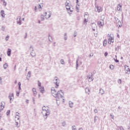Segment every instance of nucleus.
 <instances>
[{
  "label": "nucleus",
  "mask_w": 130,
  "mask_h": 130,
  "mask_svg": "<svg viewBox=\"0 0 130 130\" xmlns=\"http://www.w3.org/2000/svg\"><path fill=\"white\" fill-rule=\"evenodd\" d=\"M54 83L55 85V87L51 88V94L56 98V101L57 105L64 103V99H63V92L62 90L56 91V89L59 87V80L56 77L54 79Z\"/></svg>",
  "instance_id": "f257e3e1"
},
{
  "label": "nucleus",
  "mask_w": 130,
  "mask_h": 130,
  "mask_svg": "<svg viewBox=\"0 0 130 130\" xmlns=\"http://www.w3.org/2000/svg\"><path fill=\"white\" fill-rule=\"evenodd\" d=\"M43 111L42 112V113L45 117V118H47V115H49L50 114V112H49V110H48V107L44 106L43 107Z\"/></svg>",
  "instance_id": "f03ea898"
},
{
  "label": "nucleus",
  "mask_w": 130,
  "mask_h": 130,
  "mask_svg": "<svg viewBox=\"0 0 130 130\" xmlns=\"http://www.w3.org/2000/svg\"><path fill=\"white\" fill-rule=\"evenodd\" d=\"M84 20L83 21V25L87 26V22L89 21V14L88 12H85L84 15Z\"/></svg>",
  "instance_id": "7ed1b4c3"
},
{
  "label": "nucleus",
  "mask_w": 130,
  "mask_h": 130,
  "mask_svg": "<svg viewBox=\"0 0 130 130\" xmlns=\"http://www.w3.org/2000/svg\"><path fill=\"white\" fill-rule=\"evenodd\" d=\"M108 42L109 44H111V43H113L114 42V37L113 35L108 34Z\"/></svg>",
  "instance_id": "20e7f679"
},
{
  "label": "nucleus",
  "mask_w": 130,
  "mask_h": 130,
  "mask_svg": "<svg viewBox=\"0 0 130 130\" xmlns=\"http://www.w3.org/2000/svg\"><path fill=\"white\" fill-rule=\"evenodd\" d=\"M95 12H96V13H101L102 11H103V9L101 6H99L97 5H95V8H94Z\"/></svg>",
  "instance_id": "39448f33"
},
{
  "label": "nucleus",
  "mask_w": 130,
  "mask_h": 130,
  "mask_svg": "<svg viewBox=\"0 0 130 130\" xmlns=\"http://www.w3.org/2000/svg\"><path fill=\"white\" fill-rule=\"evenodd\" d=\"M66 9L69 14H72L74 12V7H73V6H67Z\"/></svg>",
  "instance_id": "423d86ee"
},
{
  "label": "nucleus",
  "mask_w": 130,
  "mask_h": 130,
  "mask_svg": "<svg viewBox=\"0 0 130 130\" xmlns=\"http://www.w3.org/2000/svg\"><path fill=\"white\" fill-rule=\"evenodd\" d=\"M98 26H99V27H103V26H104V20L101 19V20L99 21H98Z\"/></svg>",
  "instance_id": "0eeeda50"
},
{
  "label": "nucleus",
  "mask_w": 130,
  "mask_h": 130,
  "mask_svg": "<svg viewBox=\"0 0 130 130\" xmlns=\"http://www.w3.org/2000/svg\"><path fill=\"white\" fill-rule=\"evenodd\" d=\"M87 79L88 82H92V81H93V74H92L91 73H89L87 75Z\"/></svg>",
  "instance_id": "6e6552de"
},
{
  "label": "nucleus",
  "mask_w": 130,
  "mask_h": 130,
  "mask_svg": "<svg viewBox=\"0 0 130 130\" xmlns=\"http://www.w3.org/2000/svg\"><path fill=\"white\" fill-rule=\"evenodd\" d=\"M43 14L45 16V19H49L51 17V13L50 12H45Z\"/></svg>",
  "instance_id": "1a4fd4ad"
},
{
  "label": "nucleus",
  "mask_w": 130,
  "mask_h": 130,
  "mask_svg": "<svg viewBox=\"0 0 130 130\" xmlns=\"http://www.w3.org/2000/svg\"><path fill=\"white\" fill-rule=\"evenodd\" d=\"M24 19H25V18H22V17L19 16L17 18V23H18V24H19V25H21V24L22 23V21H24Z\"/></svg>",
  "instance_id": "9d476101"
},
{
  "label": "nucleus",
  "mask_w": 130,
  "mask_h": 130,
  "mask_svg": "<svg viewBox=\"0 0 130 130\" xmlns=\"http://www.w3.org/2000/svg\"><path fill=\"white\" fill-rule=\"evenodd\" d=\"M35 10L36 12H37V11H41V10H42V7L41 6V5H38L35 7Z\"/></svg>",
  "instance_id": "9b49d317"
},
{
  "label": "nucleus",
  "mask_w": 130,
  "mask_h": 130,
  "mask_svg": "<svg viewBox=\"0 0 130 130\" xmlns=\"http://www.w3.org/2000/svg\"><path fill=\"white\" fill-rule=\"evenodd\" d=\"M125 74H130V69L129 68H128V66H125Z\"/></svg>",
  "instance_id": "f8f14e48"
},
{
  "label": "nucleus",
  "mask_w": 130,
  "mask_h": 130,
  "mask_svg": "<svg viewBox=\"0 0 130 130\" xmlns=\"http://www.w3.org/2000/svg\"><path fill=\"white\" fill-rule=\"evenodd\" d=\"M32 93H33V95L34 96H36V95H37V89H36V88H32Z\"/></svg>",
  "instance_id": "ddd939ff"
},
{
  "label": "nucleus",
  "mask_w": 130,
  "mask_h": 130,
  "mask_svg": "<svg viewBox=\"0 0 130 130\" xmlns=\"http://www.w3.org/2000/svg\"><path fill=\"white\" fill-rule=\"evenodd\" d=\"M91 28L93 31H95L96 30V28H97V25H96V24L95 23H92Z\"/></svg>",
  "instance_id": "4468645a"
},
{
  "label": "nucleus",
  "mask_w": 130,
  "mask_h": 130,
  "mask_svg": "<svg viewBox=\"0 0 130 130\" xmlns=\"http://www.w3.org/2000/svg\"><path fill=\"white\" fill-rule=\"evenodd\" d=\"M41 93H45V89H44V86H41V87L39 88Z\"/></svg>",
  "instance_id": "2eb2a0df"
},
{
  "label": "nucleus",
  "mask_w": 130,
  "mask_h": 130,
  "mask_svg": "<svg viewBox=\"0 0 130 130\" xmlns=\"http://www.w3.org/2000/svg\"><path fill=\"white\" fill-rule=\"evenodd\" d=\"M65 5H66V8H68V7L71 6V3L70 2V0H67Z\"/></svg>",
  "instance_id": "dca6fc26"
},
{
  "label": "nucleus",
  "mask_w": 130,
  "mask_h": 130,
  "mask_svg": "<svg viewBox=\"0 0 130 130\" xmlns=\"http://www.w3.org/2000/svg\"><path fill=\"white\" fill-rule=\"evenodd\" d=\"M9 98L10 100V102H11L12 100L14 99V94H13V93L10 94L9 96Z\"/></svg>",
  "instance_id": "f3484780"
},
{
  "label": "nucleus",
  "mask_w": 130,
  "mask_h": 130,
  "mask_svg": "<svg viewBox=\"0 0 130 130\" xmlns=\"http://www.w3.org/2000/svg\"><path fill=\"white\" fill-rule=\"evenodd\" d=\"M11 52H12V50L11 49H8L7 51V55L8 56H11Z\"/></svg>",
  "instance_id": "a211bd4d"
},
{
  "label": "nucleus",
  "mask_w": 130,
  "mask_h": 130,
  "mask_svg": "<svg viewBox=\"0 0 130 130\" xmlns=\"http://www.w3.org/2000/svg\"><path fill=\"white\" fill-rule=\"evenodd\" d=\"M121 7H122L121 5L118 4L117 8V11H121Z\"/></svg>",
  "instance_id": "6ab92c4d"
},
{
  "label": "nucleus",
  "mask_w": 130,
  "mask_h": 130,
  "mask_svg": "<svg viewBox=\"0 0 130 130\" xmlns=\"http://www.w3.org/2000/svg\"><path fill=\"white\" fill-rule=\"evenodd\" d=\"M99 93H100L101 95H103L105 93L104 90L102 88L100 89Z\"/></svg>",
  "instance_id": "aec40b11"
},
{
  "label": "nucleus",
  "mask_w": 130,
  "mask_h": 130,
  "mask_svg": "<svg viewBox=\"0 0 130 130\" xmlns=\"http://www.w3.org/2000/svg\"><path fill=\"white\" fill-rule=\"evenodd\" d=\"M117 23V26H119V27L122 26V24L121 23V22L120 20H118Z\"/></svg>",
  "instance_id": "412c9836"
},
{
  "label": "nucleus",
  "mask_w": 130,
  "mask_h": 130,
  "mask_svg": "<svg viewBox=\"0 0 130 130\" xmlns=\"http://www.w3.org/2000/svg\"><path fill=\"white\" fill-rule=\"evenodd\" d=\"M85 92H86V93H87V94H88V95H89V94H90V89H89V88L86 87L85 88Z\"/></svg>",
  "instance_id": "4be33fe9"
},
{
  "label": "nucleus",
  "mask_w": 130,
  "mask_h": 130,
  "mask_svg": "<svg viewBox=\"0 0 130 130\" xmlns=\"http://www.w3.org/2000/svg\"><path fill=\"white\" fill-rule=\"evenodd\" d=\"M117 130H124L122 126H118L117 128Z\"/></svg>",
  "instance_id": "5701e85b"
},
{
  "label": "nucleus",
  "mask_w": 130,
  "mask_h": 130,
  "mask_svg": "<svg viewBox=\"0 0 130 130\" xmlns=\"http://www.w3.org/2000/svg\"><path fill=\"white\" fill-rule=\"evenodd\" d=\"M44 19H45V16H44V14H42L41 16V21H44Z\"/></svg>",
  "instance_id": "b1692460"
},
{
  "label": "nucleus",
  "mask_w": 130,
  "mask_h": 130,
  "mask_svg": "<svg viewBox=\"0 0 130 130\" xmlns=\"http://www.w3.org/2000/svg\"><path fill=\"white\" fill-rule=\"evenodd\" d=\"M69 106L70 107H73V106H74V103H73V102L72 101H70L69 102Z\"/></svg>",
  "instance_id": "393cba45"
},
{
  "label": "nucleus",
  "mask_w": 130,
  "mask_h": 130,
  "mask_svg": "<svg viewBox=\"0 0 130 130\" xmlns=\"http://www.w3.org/2000/svg\"><path fill=\"white\" fill-rule=\"evenodd\" d=\"M5 105H6V103L5 102H2L0 106H3L5 108Z\"/></svg>",
  "instance_id": "a878e982"
},
{
  "label": "nucleus",
  "mask_w": 130,
  "mask_h": 130,
  "mask_svg": "<svg viewBox=\"0 0 130 130\" xmlns=\"http://www.w3.org/2000/svg\"><path fill=\"white\" fill-rule=\"evenodd\" d=\"M1 14L2 17H5V11L3 10L1 11Z\"/></svg>",
  "instance_id": "bb28decb"
},
{
  "label": "nucleus",
  "mask_w": 130,
  "mask_h": 130,
  "mask_svg": "<svg viewBox=\"0 0 130 130\" xmlns=\"http://www.w3.org/2000/svg\"><path fill=\"white\" fill-rule=\"evenodd\" d=\"M98 119V116H95L94 117V122H96L97 121V120Z\"/></svg>",
  "instance_id": "cd10ccee"
},
{
  "label": "nucleus",
  "mask_w": 130,
  "mask_h": 130,
  "mask_svg": "<svg viewBox=\"0 0 130 130\" xmlns=\"http://www.w3.org/2000/svg\"><path fill=\"white\" fill-rule=\"evenodd\" d=\"M107 44V41L106 40H105L103 43L104 46H106Z\"/></svg>",
  "instance_id": "c85d7f7f"
},
{
  "label": "nucleus",
  "mask_w": 130,
  "mask_h": 130,
  "mask_svg": "<svg viewBox=\"0 0 130 130\" xmlns=\"http://www.w3.org/2000/svg\"><path fill=\"white\" fill-rule=\"evenodd\" d=\"M38 85L39 88H40L41 86V82L40 81H38Z\"/></svg>",
  "instance_id": "c756f323"
},
{
  "label": "nucleus",
  "mask_w": 130,
  "mask_h": 130,
  "mask_svg": "<svg viewBox=\"0 0 130 130\" xmlns=\"http://www.w3.org/2000/svg\"><path fill=\"white\" fill-rule=\"evenodd\" d=\"M7 68H8V63H6L4 64V68L5 69V70H6Z\"/></svg>",
  "instance_id": "7c9ffc66"
},
{
  "label": "nucleus",
  "mask_w": 130,
  "mask_h": 130,
  "mask_svg": "<svg viewBox=\"0 0 130 130\" xmlns=\"http://www.w3.org/2000/svg\"><path fill=\"white\" fill-rule=\"evenodd\" d=\"M15 125L17 126V127H20V124L18 123V122H15Z\"/></svg>",
  "instance_id": "2f4dec72"
},
{
  "label": "nucleus",
  "mask_w": 130,
  "mask_h": 130,
  "mask_svg": "<svg viewBox=\"0 0 130 130\" xmlns=\"http://www.w3.org/2000/svg\"><path fill=\"white\" fill-rule=\"evenodd\" d=\"M110 69L111 70H114V66L113 65H110Z\"/></svg>",
  "instance_id": "473e14b6"
},
{
  "label": "nucleus",
  "mask_w": 130,
  "mask_h": 130,
  "mask_svg": "<svg viewBox=\"0 0 130 130\" xmlns=\"http://www.w3.org/2000/svg\"><path fill=\"white\" fill-rule=\"evenodd\" d=\"M60 62H61V64H64V60H63V59H61L60 60Z\"/></svg>",
  "instance_id": "72a5a7b5"
},
{
  "label": "nucleus",
  "mask_w": 130,
  "mask_h": 130,
  "mask_svg": "<svg viewBox=\"0 0 130 130\" xmlns=\"http://www.w3.org/2000/svg\"><path fill=\"white\" fill-rule=\"evenodd\" d=\"M4 108H5L4 107L0 106V111L4 110Z\"/></svg>",
  "instance_id": "f704fd0d"
},
{
  "label": "nucleus",
  "mask_w": 130,
  "mask_h": 130,
  "mask_svg": "<svg viewBox=\"0 0 130 130\" xmlns=\"http://www.w3.org/2000/svg\"><path fill=\"white\" fill-rule=\"evenodd\" d=\"M19 90H21V82L18 83Z\"/></svg>",
  "instance_id": "c9c22d12"
},
{
  "label": "nucleus",
  "mask_w": 130,
  "mask_h": 130,
  "mask_svg": "<svg viewBox=\"0 0 130 130\" xmlns=\"http://www.w3.org/2000/svg\"><path fill=\"white\" fill-rule=\"evenodd\" d=\"M10 113H11V111L8 110L7 112V115H9V114H10Z\"/></svg>",
  "instance_id": "e433bc0d"
},
{
  "label": "nucleus",
  "mask_w": 130,
  "mask_h": 130,
  "mask_svg": "<svg viewBox=\"0 0 130 130\" xmlns=\"http://www.w3.org/2000/svg\"><path fill=\"white\" fill-rule=\"evenodd\" d=\"M114 19H115V20H116V23H117V22H118V21H119V20L118 19V18H116V17H114Z\"/></svg>",
  "instance_id": "4c0bfd02"
},
{
  "label": "nucleus",
  "mask_w": 130,
  "mask_h": 130,
  "mask_svg": "<svg viewBox=\"0 0 130 130\" xmlns=\"http://www.w3.org/2000/svg\"><path fill=\"white\" fill-rule=\"evenodd\" d=\"M80 6H79V5H77V6H76V10H77V12H79V7Z\"/></svg>",
  "instance_id": "58836bf2"
},
{
  "label": "nucleus",
  "mask_w": 130,
  "mask_h": 130,
  "mask_svg": "<svg viewBox=\"0 0 130 130\" xmlns=\"http://www.w3.org/2000/svg\"><path fill=\"white\" fill-rule=\"evenodd\" d=\"M110 116L111 117V118H112V119H113L114 116L113 115V114H110Z\"/></svg>",
  "instance_id": "ea45409f"
},
{
  "label": "nucleus",
  "mask_w": 130,
  "mask_h": 130,
  "mask_svg": "<svg viewBox=\"0 0 130 130\" xmlns=\"http://www.w3.org/2000/svg\"><path fill=\"white\" fill-rule=\"evenodd\" d=\"M118 84H121V79H118Z\"/></svg>",
  "instance_id": "a19ab883"
},
{
  "label": "nucleus",
  "mask_w": 130,
  "mask_h": 130,
  "mask_svg": "<svg viewBox=\"0 0 130 130\" xmlns=\"http://www.w3.org/2000/svg\"><path fill=\"white\" fill-rule=\"evenodd\" d=\"M120 47V46H117V47L115 48V50H119Z\"/></svg>",
  "instance_id": "79ce46f5"
},
{
  "label": "nucleus",
  "mask_w": 130,
  "mask_h": 130,
  "mask_svg": "<svg viewBox=\"0 0 130 130\" xmlns=\"http://www.w3.org/2000/svg\"><path fill=\"white\" fill-rule=\"evenodd\" d=\"M9 38H10V37L7 36L6 37V40H7V41H8V40H9Z\"/></svg>",
  "instance_id": "37998d69"
},
{
  "label": "nucleus",
  "mask_w": 130,
  "mask_h": 130,
  "mask_svg": "<svg viewBox=\"0 0 130 130\" xmlns=\"http://www.w3.org/2000/svg\"><path fill=\"white\" fill-rule=\"evenodd\" d=\"M93 111L94 113H97L98 112V110L97 109H94Z\"/></svg>",
  "instance_id": "c03bdc74"
},
{
  "label": "nucleus",
  "mask_w": 130,
  "mask_h": 130,
  "mask_svg": "<svg viewBox=\"0 0 130 130\" xmlns=\"http://www.w3.org/2000/svg\"><path fill=\"white\" fill-rule=\"evenodd\" d=\"M107 55H108V53H107V52H106L105 53V56H107Z\"/></svg>",
  "instance_id": "a18cd8bd"
},
{
  "label": "nucleus",
  "mask_w": 130,
  "mask_h": 130,
  "mask_svg": "<svg viewBox=\"0 0 130 130\" xmlns=\"http://www.w3.org/2000/svg\"><path fill=\"white\" fill-rule=\"evenodd\" d=\"M115 62H119V60L116 59L115 60Z\"/></svg>",
  "instance_id": "49530a36"
},
{
  "label": "nucleus",
  "mask_w": 130,
  "mask_h": 130,
  "mask_svg": "<svg viewBox=\"0 0 130 130\" xmlns=\"http://www.w3.org/2000/svg\"><path fill=\"white\" fill-rule=\"evenodd\" d=\"M72 129L76 130V128H75V126H72Z\"/></svg>",
  "instance_id": "de8ad7c7"
},
{
  "label": "nucleus",
  "mask_w": 130,
  "mask_h": 130,
  "mask_svg": "<svg viewBox=\"0 0 130 130\" xmlns=\"http://www.w3.org/2000/svg\"><path fill=\"white\" fill-rule=\"evenodd\" d=\"M19 92H17L16 93L17 96H19Z\"/></svg>",
  "instance_id": "09e8293b"
},
{
  "label": "nucleus",
  "mask_w": 130,
  "mask_h": 130,
  "mask_svg": "<svg viewBox=\"0 0 130 130\" xmlns=\"http://www.w3.org/2000/svg\"><path fill=\"white\" fill-rule=\"evenodd\" d=\"M28 102H29V100H26V103H28Z\"/></svg>",
  "instance_id": "8fccbe9b"
},
{
  "label": "nucleus",
  "mask_w": 130,
  "mask_h": 130,
  "mask_svg": "<svg viewBox=\"0 0 130 130\" xmlns=\"http://www.w3.org/2000/svg\"><path fill=\"white\" fill-rule=\"evenodd\" d=\"M38 23H39V24H40V20H39L38 21Z\"/></svg>",
  "instance_id": "3c124183"
},
{
  "label": "nucleus",
  "mask_w": 130,
  "mask_h": 130,
  "mask_svg": "<svg viewBox=\"0 0 130 130\" xmlns=\"http://www.w3.org/2000/svg\"><path fill=\"white\" fill-rule=\"evenodd\" d=\"M117 37L118 38H119V35L118 34H117Z\"/></svg>",
  "instance_id": "603ef678"
},
{
  "label": "nucleus",
  "mask_w": 130,
  "mask_h": 130,
  "mask_svg": "<svg viewBox=\"0 0 130 130\" xmlns=\"http://www.w3.org/2000/svg\"><path fill=\"white\" fill-rule=\"evenodd\" d=\"M41 96H40V94H38V98H40Z\"/></svg>",
  "instance_id": "864d4df0"
},
{
  "label": "nucleus",
  "mask_w": 130,
  "mask_h": 130,
  "mask_svg": "<svg viewBox=\"0 0 130 130\" xmlns=\"http://www.w3.org/2000/svg\"><path fill=\"white\" fill-rule=\"evenodd\" d=\"M17 67V66H15V67H14V70H16V68Z\"/></svg>",
  "instance_id": "5fc2aeb1"
},
{
  "label": "nucleus",
  "mask_w": 130,
  "mask_h": 130,
  "mask_svg": "<svg viewBox=\"0 0 130 130\" xmlns=\"http://www.w3.org/2000/svg\"><path fill=\"white\" fill-rule=\"evenodd\" d=\"M4 5L6 6L7 5V3L4 2Z\"/></svg>",
  "instance_id": "6e6d98bb"
},
{
  "label": "nucleus",
  "mask_w": 130,
  "mask_h": 130,
  "mask_svg": "<svg viewBox=\"0 0 130 130\" xmlns=\"http://www.w3.org/2000/svg\"><path fill=\"white\" fill-rule=\"evenodd\" d=\"M64 40H67V37H65L64 38Z\"/></svg>",
  "instance_id": "4d7b16f0"
},
{
  "label": "nucleus",
  "mask_w": 130,
  "mask_h": 130,
  "mask_svg": "<svg viewBox=\"0 0 130 130\" xmlns=\"http://www.w3.org/2000/svg\"><path fill=\"white\" fill-rule=\"evenodd\" d=\"M0 61H2V58L0 57Z\"/></svg>",
  "instance_id": "13d9d810"
},
{
  "label": "nucleus",
  "mask_w": 130,
  "mask_h": 130,
  "mask_svg": "<svg viewBox=\"0 0 130 130\" xmlns=\"http://www.w3.org/2000/svg\"><path fill=\"white\" fill-rule=\"evenodd\" d=\"M0 119H2V116L0 115Z\"/></svg>",
  "instance_id": "bf43d9fd"
},
{
  "label": "nucleus",
  "mask_w": 130,
  "mask_h": 130,
  "mask_svg": "<svg viewBox=\"0 0 130 130\" xmlns=\"http://www.w3.org/2000/svg\"><path fill=\"white\" fill-rule=\"evenodd\" d=\"M121 109L120 107H118V109Z\"/></svg>",
  "instance_id": "052dcab7"
},
{
  "label": "nucleus",
  "mask_w": 130,
  "mask_h": 130,
  "mask_svg": "<svg viewBox=\"0 0 130 130\" xmlns=\"http://www.w3.org/2000/svg\"><path fill=\"white\" fill-rule=\"evenodd\" d=\"M33 101L34 102H35V100H34V99H33Z\"/></svg>",
  "instance_id": "680f3d73"
},
{
  "label": "nucleus",
  "mask_w": 130,
  "mask_h": 130,
  "mask_svg": "<svg viewBox=\"0 0 130 130\" xmlns=\"http://www.w3.org/2000/svg\"><path fill=\"white\" fill-rule=\"evenodd\" d=\"M15 83V84H17V81H16Z\"/></svg>",
  "instance_id": "e2e57ef3"
},
{
  "label": "nucleus",
  "mask_w": 130,
  "mask_h": 130,
  "mask_svg": "<svg viewBox=\"0 0 130 130\" xmlns=\"http://www.w3.org/2000/svg\"><path fill=\"white\" fill-rule=\"evenodd\" d=\"M104 16L103 15H102L101 17V18H102V17H103Z\"/></svg>",
  "instance_id": "0e129e2a"
},
{
  "label": "nucleus",
  "mask_w": 130,
  "mask_h": 130,
  "mask_svg": "<svg viewBox=\"0 0 130 130\" xmlns=\"http://www.w3.org/2000/svg\"><path fill=\"white\" fill-rule=\"evenodd\" d=\"M130 129V127H128V129Z\"/></svg>",
  "instance_id": "69168bd1"
},
{
  "label": "nucleus",
  "mask_w": 130,
  "mask_h": 130,
  "mask_svg": "<svg viewBox=\"0 0 130 130\" xmlns=\"http://www.w3.org/2000/svg\"><path fill=\"white\" fill-rule=\"evenodd\" d=\"M74 37H76V35H74Z\"/></svg>",
  "instance_id": "338daca9"
},
{
  "label": "nucleus",
  "mask_w": 130,
  "mask_h": 130,
  "mask_svg": "<svg viewBox=\"0 0 130 130\" xmlns=\"http://www.w3.org/2000/svg\"><path fill=\"white\" fill-rule=\"evenodd\" d=\"M121 58H122V57H121Z\"/></svg>",
  "instance_id": "774afa93"
}]
</instances>
